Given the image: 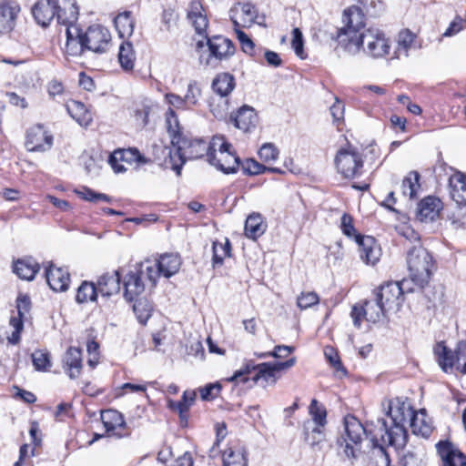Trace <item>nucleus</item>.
Returning <instances> with one entry per match:
<instances>
[{"label": "nucleus", "instance_id": "20", "mask_svg": "<svg viewBox=\"0 0 466 466\" xmlns=\"http://www.w3.org/2000/svg\"><path fill=\"white\" fill-rule=\"evenodd\" d=\"M441 466H466L465 455L451 442L441 441L436 444Z\"/></svg>", "mask_w": 466, "mask_h": 466}, {"label": "nucleus", "instance_id": "39", "mask_svg": "<svg viewBox=\"0 0 466 466\" xmlns=\"http://www.w3.org/2000/svg\"><path fill=\"white\" fill-rule=\"evenodd\" d=\"M68 114L81 126L88 125L92 121L91 114L82 102L71 100L66 104Z\"/></svg>", "mask_w": 466, "mask_h": 466}, {"label": "nucleus", "instance_id": "26", "mask_svg": "<svg viewBox=\"0 0 466 466\" xmlns=\"http://www.w3.org/2000/svg\"><path fill=\"white\" fill-rule=\"evenodd\" d=\"M66 35V53L72 56H81L86 49L82 30L77 26H68Z\"/></svg>", "mask_w": 466, "mask_h": 466}, {"label": "nucleus", "instance_id": "1", "mask_svg": "<svg viewBox=\"0 0 466 466\" xmlns=\"http://www.w3.org/2000/svg\"><path fill=\"white\" fill-rule=\"evenodd\" d=\"M187 17L196 32L198 35H204L207 39L208 53L203 52L200 54V64L206 66L217 67L221 61L228 59L235 54V46L228 38L222 35L208 37L206 31L208 20L199 0H193L189 3Z\"/></svg>", "mask_w": 466, "mask_h": 466}, {"label": "nucleus", "instance_id": "2", "mask_svg": "<svg viewBox=\"0 0 466 466\" xmlns=\"http://www.w3.org/2000/svg\"><path fill=\"white\" fill-rule=\"evenodd\" d=\"M296 359L291 358L286 361H276V362H263L255 364L253 360H248L240 370H237L234 375L228 379V381H241L247 382L248 378L247 377L251 372H255L252 377V380L258 382L263 381V386L267 384H275L280 377L279 372L288 370L294 366Z\"/></svg>", "mask_w": 466, "mask_h": 466}, {"label": "nucleus", "instance_id": "62", "mask_svg": "<svg viewBox=\"0 0 466 466\" xmlns=\"http://www.w3.org/2000/svg\"><path fill=\"white\" fill-rule=\"evenodd\" d=\"M279 153V149L272 143H265L258 150L260 159L265 162L276 160Z\"/></svg>", "mask_w": 466, "mask_h": 466}, {"label": "nucleus", "instance_id": "4", "mask_svg": "<svg viewBox=\"0 0 466 466\" xmlns=\"http://www.w3.org/2000/svg\"><path fill=\"white\" fill-rule=\"evenodd\" d=\"M387 414L391 419L393 442L405 446L408 442L407 424L416 414L407 399L395 398L388 401Z\"/></svg>", "mask_w": 466, "mask_h": 466}, {"label": "nucleus", "instance_id": "48", "mask_svg": "<svg viewBox=\"0 0 466 466\" xmlns=\"http://www.w3.org/2000/svg\"><path fill=\"white\" fill-rule=\"evenodd\" d=\"M75 193L80 198L92 203H97L99 201L111 203L113 200V198L110 196L104 193L96 192L87 187H82L79 189H76Z\"/></svg>", "mask_w": 466, "mask_h": 466}, {"label": "nucleus", "instance_id": "42", "mask_svg": "<svg viewBox=\"0 0 466 466\" xmlns=\"http://www.w3.org/2000/svg\"><path fill=\"white\" fill-rule=\"evenodd\" d=\"M136 55L133 45L130 42H123L119 46L118 61L121 67L129 71L134 68Z\"/></svg>", "mask_w": 466, "mask_h": 466}, {"label": "nucleus", "instance_id": "61", "mask_svg": "<svg viewBox=\"0 0 466 466\" xmlns=\"http://www.w3.org/2000/svg\"><path fill=\"white\" fill-rule=\"evenodd\" d=\"M294 350L293 347L279 345L276 346L273 351L263 352V353H255L259 359H264L267 357H273L276 359H281L288 357Z\"/></svg>", "mask_w": 466, "mask_h": 466}, {"label": "nucleus", "instance_id": "18", "mask_svg": "<svg viewBox=\"0 0 466 466\" xmlns=\"http://www.w3.org/2000/svg\"><path fill=\"white\" fill-rule=\"evenodd\" d=\"M356 242L359 245L360 258L365 264L373 266L380 260L381 248L373 237L358 235Z\"/></svg>", "mask_w": 466, "mask_h": 466}, {"label": "nucleus", "instance_id": "22", "mask_svg": "<svg viewBox=\"0 0 466 466\" xmlns=\"http://www.w3.org/2000/svg\"><path fill=\"white\" fill-rule=\"evenodd\" d=\"M56 20L66 27L76 26L78 19L79 7L76 0H56Z\"/></svg>", "mask_w": 466, "mask_h": 466}, {"label": "nucleus", "instance_id": "38", "mask_svg": "<svg viewBox=\"0 0 466 466\" xmlns=\"http://www.w3.org/2000/svg\"><path fill=\"white\" fill-rule=\"evenodd\" d=\"M115 27L121 38L132 35L135 26V19L130 11L118 14L114 19Z\"/></svg>", "mask_w": 466, "mask_h": 466}, {"label": "nucleus", "instance_id": "52", "mask_svg": "<svg viewBox=\"0 0 466 466\" xmlns=\"http://www.w3.org/2000/svg\"><path fill=\"white\" fill-rule=\"evenodd\" d=\"M31 358L35 369L38 371H46L51 367L50 355L47 351L35 350Z\"/></svg>", "mask_w": 466, "mask_h": 466}, {"label": "nucleus", "instance_id": "6", "mask_svg": "<svg viewBox=\"0 0 466 466\" xmlns=\"http://www.w3.org/2000/svg\"><path fill=\"white\" fill-rule=\"evenodd\" d=\"M434 264L431 254L421 245L413 246L407 252L410 279L419 288L429 283Z\"/></svg>", "mask_w": 466, "mask_h": 466}, {"label": "nucleus", "instance_id": "33", "mask_svg": "<svg viewBox=\"0 0 466 466\" xmlns=\"http://www.w3.org/2000/svg\"><path fill=\"white\" fill-rule=\"evenodd\" d=\"M266 229L267 224L259 213H252L247 218L245 222V235L247 238L256 240L265 233Z\"/></svg>", "mask_w": 466, "mask_h": 466}, {"label": "nucleus", "instance_id": "25", "mask_svg": "<svg viewBox=\"0 0 466 466\" xmlns=\"http://www.w3.org/2000/svg\"><path fill=\"white\" fill-rule=\"evenodd\" d=\"M235 16H231L234 26L246 27L251 25L257 17V9L250 3H238L231 10Z\"/></svg>", "mask_w": 466, "mask_h": 466}, {"label": "nucleus", "instance_id": "15", "mask_svg": "<svg viewBox=\"0 0 466 466\" xmlns=\"http://www.w3.org/2000/svg\"><path fill=\"white\" fill-rule=\"evenodd\" d=\"M258 116L256 110L248 105L240 106L229 116V123L244 133H251L258 125Z\"/></svg>", "mask_w": 466, "mask_h": 466}, {"label": "nucleus", "instance_id": "17", "mask_svg": "<svg viewBox=\"0 0 466 466\" xmlns=\"http://www.w3.org/2000/svg\"><path fill=\"white\" fill-rule=\"evenodd\" d=\"M143 267H136L130 270L123 279L124 297L127 301H133L145 290Z\"/></svg>", "mask_w": 466, "mask_h": 466}, {"label": "nucleus", "instance_id": "44", "mask_svg": "<svg viewBox=\"0 0 466 466\" xmlns=\"http://www.w3.org/2000/svg\"><path fill=\"white\" fill-rule=\"evenodd\" d=\"M98 291L96 286L93 282L83 281L77 289L76 300L79 304L86 303L88 301H96Z\"/></svg>", "mask_w": 466, "mask_h": 466}, {"label": "nucleus", "instance_id": "37", "mask_svg": "<svg viewBox=\"0 0 466 466\" xmlns=\"http://www.w3.org/2000/svg\"><path fill=\"white\" fill-rule=\"evenodd\" d=\"M303 435L305 441L314 447L325 441V426L316 425L313 421H305Z\"/></svg>", "mask_w": 466, "mask_h": 466}, {"label": "nucleus", "instance_id": "31", "mask_svg": "<svg viewBox=\"0 0 466 466\" xmlns=\"http://www.w3.org/2000/svg\"><path fill=\"white\" fill-rule=\"evenodd\" d=\"M441 204V200L434 197L423 198L418 205V218L420 221H432L439 215Z\"/></svg>", "mask_w": 466, "mask_h": 466}, {"label": "nucleus", "instance_id": "46", "mask_svg": "<svg viewBox=\"0 0 466 466\" xmlns=\"http://www.w3.org/2000/svg\"><path fill=\"white\" fill-rule=\"evenodd\" d=\"M133 305V311L139 323L145 325L151 317L153 307L147 299H136Z\"/></svg>", "mask_w": 466, "mask_h": 466}, {"label": "nucleus", "instance_id": "56", "mask_svg": "<svg viewBox=\"0 0 466 466\" xmlns=\"http://www.w3.org/2000/svg\"><path fill=\"white\" fill-rule=\"evenodd\" d=\"M201 96V88L196 81H192L187 86V90L184 96V101H186L188 108L193 106H197L198 99Z\"/></svg>", "mask_w": 466, "mask_h": 466}, {"label": "nucleus", "instance_id": "60", "mask_svg": "<svg viewBox=\"0 0 466 466\" xmlns=\"http://www.w3.org/2000/svg\"><path fill=\"white\" fill-rule=\"evenodd\" d=\"M340 228L345 236L356 240V237L360 235L353 225V218L350 215L345 213L340 218Z\"/></svg>", "mask_w": 466, "mask_h": 466}, {"label": "nucleus", "instance_id": "57", "mask_svg": "<svg viewBox=\"0 0 466 466\" xmlns=\"http://www.w3.org/2000/svg\"><path fill=\"white\" fill-rule=\"evenodd\" d=\"M456 370L466 374V340L458 342L455 349Z\"/></svg>", "mask_w": 466, "mask_h": 466}, {"label": "nucleus", "instance_id": "19", "mask_svg": "<svg viewBox=\"0 0 466 466\" xmlns=\"http://www.w3.org/2000/svg\"><path fill=\"white\" fill-rule=\"evenodd\" d=\"M108 162L115 172L120 173L126 171L127 167L119 162L146 164L148 160L137 148H127L115 150L110 154Z\"/></svg>", "mask_w": 466, "mask_h": 466}, {"label": "nucleus", "instance_id": "28", "mask_svg": "<svg viewBox=\"0 0 466 466\" xmlns=\"http://www.w3.org/2000/svg\"><path fill=\"white\" fill-rule=\"evenodd\" d=\"M121 277L118 271L103 274L97 280L96 289L103 297H110L120 290Z\"/></svg>", "mask_w": 466, "mask_h": 466}, {"label": "nucleus", "instance_id": "51", "mask_svg": "<svg viewBox=\"0 0 466 466\" xmlns=\"http://www.w3.org/2000/svg\"><path fill=\"white\" fill-rule=\"evenodd\" d=\"M209 110L217 119H225L229 110V103L227 97L212 99L209 102Z\"/></svg>", "mask_w": 466, "mask_h": 466}, {"label": "nucleus", "instance_id": "5", "mask_svg": "<svg viewBox=\"0 0 466 466\" xmlns=\"http://www.w3.org/2000/svg\"><path fill=\"white\" fill-rule=\"evenodd\" d=\"M366 436V426L354 416L344 418V433L337 440L339 453L350 460L351 464L358 459L363 437Z\"/></svg>", "mask_w": 466, "mask_h": 466}, {"label": "nucleus", "instance_id": "64", "mask_svg": "<svg viewBox=\"0 0 466 466\" xmlns=\"http://www.w3.org/2000/svg\"><path fill=\"white\" fill-rule=\"evenodd\" d=\"M319 302V296L315 292L301 293L298 297L297 304L301 309H307Z\"/></svg>", "mask_w": 466, "mask_h": 466}, {"label": "nucleus", "instance_id": "30", "mask_svg": "<svg viewBox=\"0 0 466 466\" xmlns=\"http://www.w3.org/2000/svg\"><path fill=\"white\" fill-rule=\"evenodd\" d=\"M434 354L436 356L438 364L441 369L446 372L451 373L453 368H456L455 350L446 347L443 341L438 342L434 347Z\"/></svg>", "mask_w": 466, "mask_h": 466}, {"label": "nucleus", "instance_id": "58", "mask_svg": "<svg viewBox=\"0 0 466 466\" xmlns=\"http://www.w3.org/2000/svg\"><path fill=\"white\" fill-rule=\"evenodd\" d=\"M234 29L236 31L237 37L240 43L241 49L243 50V52L249 56H254L255 44L251 40V38H249V36L246 33L240 30L239 27L234 26Z\"/></svg>", "mask_w": 466, "mask_h": 466}, {"label": "nucleus", "instance_id": "32", "mask_svg": "<svg viewBox=\"0 0 466 466\" xmlns=\"http://www.w3.org/2000/svg\"><path fill=\"white\" fill-rule=\"evenodd\" d=\"M451 197L458 205L466 206V175L461 172L453 174L450 179Z\"/></svg>", "mask_w": 466, "mask_h": 466}, {"label": "nucleus", "instance_id": "45", "mask_svg": "<svg viewBox=\"0 0 466 466\" xmlns=\"http://www.w3.org/2000/svg\"><path fill=\"white\" fill-rule=\"evenodd\" d=\"M213 251V267L221 266L223 260L227 257H231V244L228 238L225 239V243L214 241L212 244Z\"/></svg>", "mask_w": 466, "mask_h": 466}, {"label": "nucleus", "instance_id": "36", "mask_svg": "<svg viewBox=\"0 0 466 466\" xmlns=\"http://www.w3.org/2000/svg\"><path fill=\"white\" fill-rule=\"evenodd\" d=\"M39 269L40 265L32 258L18 259L14 266V272L25 280H33Z\"/></svg>", "mask_w": 466, "mask_h": 466}, {"label": "nucleus", "instance_id": "35", "mask_svg": "<svg viewBox=\"0 0 466 466\" xmlns=\"http://www.w3.org/2000/svg\"><path fill=\"white\" fill-rule=\"evenodd\" d=\"M157 266L165 278H170L179 270L181 259L177 254H164L157 260Z\"/></svg>", "mask_w": 466, "mask_h": 466}, {"label": "nucleus", "instance_id": "53", "mask_svg": "<svg viewBox=\"0 0 466 466\" xmlns=\"http://www.w3.org/2000/svg\"><path fill=\"white\" fill-rule=\"evenodd\" d=\"M324 355L339 376H345L347 374V370L343 367L338 352L332 347H327L324 350Z\"/></svg>", "mask_w": 466, "mask_h": 466}, {"label": "nucleus", "instance_id": "8", "mask_svg": "<svg viewBox=\"0 0 466 466\" xmlns=\"http://www.w3.org/2000/svg\"><path fill=\"white\" fill-rule=\"evenodd\" d=\"M342 22L344 25L338 30L337 39L339 45L348 52L347 45L357 42L359 35L366 30L364 14L359 6H350L343 12Z\"/></svg>", "mask_w": 466, "mask_h": 466}, {"label": "nucleus", "instance_id": "55", "mask_svg": "<svg viewBox=\"0 0 466 466\" xmlns=\"http://www.w3.org/2000/svg\"><path fill=\"white\" fill-rule=\"evenodd\" d=\"M154 106L151 103L143 102L137 104L135 109V118L141 126L148 123V116L152 113Z\"/></svg>", "mask_w": 466, "mask_h": 466}, {"label": "nucleus", "instance_id": "27", "mask_svg": "<svg viewBox=\"0 0 466 466\" xmlns=\"http://www.w3.org/2000/svg\"><path fill=\"white\" fill-rule=\"evenodd\" d=\"M19 11V5L15 3L0 4V35L9 33L14 29Z\"/></svg>", "mask_w": 466, "mask_h": 466}, {"label": "nucleus", "instance_id": "43", "mask_svg": "<svg viewBox=\"0 0 466 466\" xmlns=\"http://www.w3.org/2000/svg\"><path fill=\"white\" fill-rule=\"evenodd\" d=\"M409 425L412 433L415 435L428 438L432 432V426L431 422L427 420L426 414L423 412L420 413V416L416 413Z\"/></svg>", "mask_w": 466, "mask_h": 466}, {"label": "nucleus", "instance_id": "29", "mask_svg": "<svg viewBox=\"0 0 466 466\" xmlns=\"http://www.w3.org/2000/svg\"><path fill=\"white\" fill-rule=\"evenodd\" d=\"M101 420L107 433L118 437L122 436L121 431L126 427L123 415L116 410H106L101 413Z\"/></svg>", "mask_w": 466, "mask_h": 466}, {"label": "nucleus", "instance_id": "49", "mask_svg": "<svg viewBox=\"0 0 466 466\" xmlns=\"http://www.w3.org/2000/svg\"><path fill=\"white\" fill-rule=\"evenodd\" d=\"M416 35L409 29L400 32L398 36V48L397 57H400L401 54L408 56L409 50L412 47Z\"/></svg>", "mask_w": 466, "mask_h": 466}, {"label": "nucleus", "instance_id": "41", "mask_svg": "<svg viewBox=\"0 0 466 466\" xmlns=\"http://www.w3.org/2000/svg\"><path fill=\"white\" fill-rule=\"evenodd\" d=\"M223 466H248L245 450L241 447L226 450L223 453Z\"/></svg>", "mask_w": 466, "mask_h": 466}, {"label": "nucleus", "instance_id": "3", "mask_svg": "<svg viewBox=\"0 0 466 466\" xmlns=\"http://www.w3.org/2000/svg\"><path fill=\"white\" fill-rule=\"evenodd\" d=\"M218 141H220V138H214L212 143H208L203 138L184 137L181 143L174 147H176L174 154L169 151L171 168L177 176H180L182 167L187 159H198L207 156V160L208 161V154L212 151L213 147L218 146Z\"/></svg>", "mask_w": 466, "mask_h": 466}, {"label": "nucleus", "instance_id": "63", "mask_svg": "<svg viewBox=\"0 0 466 466\" xmlns=\"http://www.w3.org/2000/svg\"><path fill=\"white\" fill-rule=\"evenodd\" d=\"M292 48L295 54L300 58H305L304 56V41L301 31L299 28H294L292 30V41H291Z\"/></svg>", "mask_w": 466, "mask_h": 466}, {"label": "nucleus", "instance_id": "40", "mask_svg": "<svg viewBox=\"0 0 466 466\" xmlns=\"http://www.w3.org/2000/svg\"><path fill=\"white\" fill-rule=\"evenodd\" d=\"M166 123L167 132L171 137V144L175 147L177 144L181 143V140L186 137L181 132V127L175 111L169 108L166 113Z\"/></svg>", "mask_w": 466, "mask_h": 466}, {"label": "nucleus", "instance_id": "21", "mask_svg": "<svg viewBox=\"0 0 466 466\" xmlns=\"http://www.w3.org/2000/svg\"><path fill=\"white\" fill-rule=\"evenodd\" d=\"M46 279L54 291H66L69 288L70 274L66 268L56 267L53 263L46 268Z\"/></svg>", "mask_w": 466, "mask_h": 466}, {"label": "nucleus", "instance_id": "54", "mask_svg": "<svg viewBox=\"0 0 466 466\" xmlns=\"http://www.w3.org/2000/svg\"><path fill=\"white\" fill-rule=\"evenodd\" d=\"M239 168H241L245 175L248 176L262 174L266 171L265 166L251 158H248L244 161L240 160Z\"/></svg>", "mask_w": 466, "mask_h": 466}, {"label": "nucleus", "instance_id": "59", "mask_svg": "<svg viewBox=\"0 0 466 466\" xmlns=\"http://www.w3.org/2000/svg\"><path fill=\"white\" fill-rule=\"evenodd\" d=\"M137 267H143L144 277L147 276V279L151 282L152 286H156L158 277L162 275V273L159 270V267L157 266V262L151 263L150 261H146L144 263L139 264Z\"/></svg>", "mask_w": 466, "mask_h": 466}, {"label": "nucleus", "instance_id": "9", "mask_svg": "<svg viewBox=\"0 0 466 466\" xmlns=\"http://www.w3.org/2000/svg\"><path fill=\"white\" fill-rule=\"evenodd\" d=\"M338 173L344 178L352 179L361 176L363 172V158L352 147L340 148L334 159Z\"/></svg>", "mask_w": 466, "mask_h": 466}, {"label": "nucleus", "instance_id": "14", "mask_svg": "<svg viewBox=\"0 0 466 466\" xmlns=\"http://www.w3.org/2000/svg\"><path fill=\"white\" fill-rule=\"evenodd\" d=\"M86 50L95 53H105L109 47L111 35L108 29L100 25H93L83 33Z\"/></svg>", "mask_w": 466, "mask_h": 466}, {"label": "nucleus", "instance_id": "10", "mask_svg": "<svg viewBox=\"0 0 466 466\" xmlns=\"http://www.w3.org/2000/svg\"><path fill=\"white\" fill-rule=\"evenodd\" d=\"M218 149L215 147L208 154V163L224 174H235L239 169L240 158L230 143L218 141Z\"/></svg>", "mask_w": 466, "mask_h": 466}, {"label": "nucleus", "instance_id": "12", "mask_svg": "<svg viewBox=\"0 0 466 466\" xmlns=\"http://www.w3.org/2000/svg\"><path fill=\"white\" fill-rule=\"evenodd\" d=\"M373 296V299L365 300L363 304L354 305L352 307L350 316L355 327L360 329L363 319L367 321L377 323L381 318L387 315V310L382 304L376 299V296Z\"/></svg>", "mask_w": 466, "mask_h": 466}, {"label": "nucleus", "instance_id": "50", "mask_svg": "<svg viewBox=\"0 0 466 466\" xmlns=\"http://www.w3.org/2000/svg\"><path fill=\"white\" fill-rule=\"evenodd\" d=\"M420 174L417 171H411L404 177L401 184L402 193L413 198L416 196L417 189L420 187L419 184Z\"/></svg>", "mask_w": 466, "mask_h": 466}, {"label": "nucleus", "instance_id": "24", "mask_svg": "<svg viewBox=\"0 0 466 466\" xmlns=\"http://www.w3.org/2000/svg\"><path fill=\"white\" fill-rule=\"evenodd\" d=\"M63 368L71 380L78 378L83 368L82 350L69 347L63 357Z\"/></svg>", "mask_w": 466, "mask_h": 466}, {"label": "nucleus", "instance_id": "47", "mask_svg": "<svg viewBox=\"0 0 466 466\" xmlns=\"http://www.w3.org/2000/svg\"><path fill=\"white\" fill-rule=\"evenodd\" d=\"M309 413L310 419L306 421H313L316 425L326 426L327 424V410L322 404L313 399L309 407Z\"/></svg>", "mask_w": 466, "mask_h": 466}, {"label": "nucleus", "instance_id": "13", "mask_svg": "<svg viewBox=\"0 0 466 466\" xmlns=\"http://www.w3.org/2000/svg\"><path fill=\"white\" fill-rule=\"evenodd\" d=\"M366 437L370 439L373 447H380L381 453L385 451L382 448L384 444L394 446L397 449L403 448L404 446H398L393 442L392 425L389 426L385 419L380 418L377 422L367 423L366 425Z\"/></svg>", "mask_w": 466, "mask_h": 466}, {"label": "nucleus", "instance_id": "23", "mask_svg": "<svg viewBox=\"0 0 466 466\" xmlns=\"http://www.w3.org/2000/svg\"><path fill=\"white\" fill-rule=\"evenodd\" d=\"M56 0H40L32 8L35 22L42 27L49 25L54 17H56Z\"/></svg>", "mask_w": 466, "mask_h": 466}, {"label": "nucleus", "instance_id": "11", "mask_svg": "<svg viewBox=\"0 0 466 466\" xmlns=\"http://www.w3.org/2000/svg\"><path fill=\"white\" fill-rule=\"evenodd\" d=\"M373 295L387 312H397L404 302V291L400 282L390 281L377 288Z\"/></svg>", "mask_w": 466, "mask_h": 466}, {"label": "nucleus", "instance_id": "34", "mask_svg": "<svg viewBox=\"0 0 466 466\" xmlns=\"http://www.w3.org/2000/svg\"><path fill=\"white\" fill-rule=\"evenodd\" d=\"M235 77L229 73H220L212 81V90L220 97H227L235 88Z\"/></svg>", "mask_w": 466, "mask_h": 466}, {"label": "nucleus", "instance_id": "7", "mask_svg": "<svg viewBox=\"0 0 466 466\" xmlns=\"http://www.w3.org/2000/svg\"><path fill=\"white\" fill-rule=\"evenodd\" d=\"M348 53L356 55L361 49L368 56L379 58L389 54L390 46L385 34L379 28H368L359 35L358 41L347 45Z\"/></svg>", "mask_w": 466, "mask_h": 466}, {"label": "nucleus", "instance_id": "16", "mask_svg": "<svg viewBox=\"0 0 466 466\" xmlns=\"http://www.w3.org/2000/svg\"><path fill=\"white\" fill-rule=\"evenodd\" d=\"M53 136L48 134L42 126L37 125L27 130L25 146L29 151L44 152L51 148Z\"/></svg>", "mask_w": 466, "mask_h": 466}]
</instances>
